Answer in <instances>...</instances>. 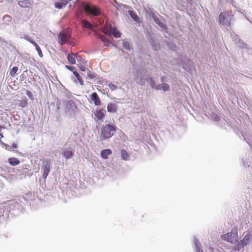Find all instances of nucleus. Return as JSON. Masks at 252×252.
Here are the masks:
<instances>
[{
	"label": "nucleus",
	"instance_id": "nucleus-1",
	"mask_svg": "<svg viewBox=\"0 0 252 252\" xmlns=\"http://www.w3.org/2000/svg\"><path fill=\"white\" fill-rule=\"evenodd\" d=\"M116 126L111 124H106L103 126L100 130L99 137L101 140H105L112 137L117 131Z\"/></svg>",
	"mask_w": 252,
	"mask_h": 252
},
{
	"label": "nucleus",
	"instance_id": "nucleus-2",
	"mask_svg": "<svg viewBox=\"0 0 252 252\" xmlns=\"http://www.w3.org/2000/svg\"><path fill=\"white\" fill-rule=\"evenodd\" d=\"M221 238L223 240L231 244L237 243L239 240L238 229L237 227H234L230 232L221 235Z\"/></svg>",
	"mask_w": 252,
	"mask_h": 252
},
{
	"label": "nucleus",
	"instance_id": "nucleus-3",
	"mask_svg": "<svg viewBox=\"0 0 252 252\" xmlns=\"http://www.w3.org/2000/svg\"><path fill=\"white\" fill-rule=\"evenodd\" d=\"M71 37V32L70 29H66L61 32L58 35V42L61 45L68 43Z\"/></svg>",
	"mask_w": 252,
	"mask_h": 252
},
{
	"label": "nucleus",
	"instance_id": "nucleus-4",
	"mask_svg": "<svg viewBox=\"0 0 252 252\" xmlns=\"http://www.w3.org/2000/svg\"><path fill=\"white\" fill-rule=\"evenodd\" d=\"M252 238V234L251 232H248L244 236L243 239L236 244L234 248L235 251H239L244 247L249 245Z\"/></svg>",
	"mask_w": 252,
	"mask_h": 252
},
{
	"label": "nucleus",
	"instance_id": "nucleus-5",
	"mask_svg": "<svg viewBox=\"0 0 252 252\" xmlns=\"http://www.w3.org/2000/svg\"><path fill=\"white\" fill-rule=\"evenodd\" d=\"M84 11L87 14H91L95 16L100 14V9L95 5L86 4L84 7Z\"/></svg>",
	"mask_w": 252,
	"mask_h": 252
},
{
	"label": "nucleus",
	"instance_id": "nucleus-6",
	"mask_svg": "<svg viewBox=\"0 0 252 252\" xmlns=\"http://www.w3.org/2000/svg\"><path fill=\"white\" fill-rule=\"evenodd\" d=\"M149 82L151 83V87L153 88H155L157 90L162 89L164 92L169 90V86L167 84L164 83L163 84H159L156 86L155 82L152 78H150Z\"/></svg>",
	"mask_w": 252,
	"mask_h": 252
},
{
	"label": "nucleus",
	"instance_id": "nucleus-7",
	"mask_svg": "<svg viewBox=\"0 0 252 252\" xmlns=\"http://www.w3.org/2000/svg\"><path fill=\"white\" fill-rule=\"evenodd\" d=\"M229 15L226 12H221L219 15V22L221 25H227V26L230 27V22H228L227 23V18Z\"/></svg>",
	"mask_w": 252,
	"mask_h": 252
},
{
	"label": "nucleus",
	"instance_id": "nucleus-8",
	"mask_svg": "<svg viewBox=\"0 0 252 252\" xmlns=\"http://www.w3.org/2000/svg\"><path fill=\"white\" fill-rule=\"evenodd\" d=\"M94 114L97 121H102L105 117L106 111L103 109H96Z\"/></svg>",
	"mask_w": 252,
	"mask_h": 252
},
{
	"label": "nucleus",
	"instance_id": "nucleus-9",
	"mask_svg": "<svg viewBox=\"0 0 252 252\" xmlns=\"http://www.w3.org/2000/svg\"><path fill=\"white\" fill-rule=\"evenodd\" d=\"M71 0H60L54 3V6L56 8L61 9L64 8Z\"/></svg>",
	"mask_w": 252,
	"mask_h": 252
},
{
	"label": "nucleus",
	"instance_id": "nucleus-10",
	"mask_svg": "<svg viewBox=\"0 0 252 252\" xmlns=\"http://www.w3.org/2000/svg\"><path fill=\"white\" fill-rule=\"evenodd\" d=\"M90 102H94V104L96 106L100 105L101 104V100L99 97L96 93H93L90 95Z\"/></svg>",
	"mask_w": 252,
	"mask_h": 252
},
{
	"label": "nucleus",
	"instance_id": "nucleus-11",
	"mask_svg": "<svg viewBox=\"0 0 252 252\" xmlns=\"http://www.w3.org/2000/svg\"><path fill=\"white\" fill-rule=\"evenodd\" d=\"M18 5L23 8H30L33 4L32 0H20L18 1Z\"/></svg>",
	"mask_w": 252,
	"mask_h": 252
},
{
	"label": "nucleus",
	"instance_id": "nucleus-12",
	"mask_svg": "<svg viewBox=\"0 0 252 252\" xmlns=\"http://www.w3.org/2000/svg\"><path fill=\"white\" fill-rule=\"evenodd\" d=\"M50 164L49 161H46L43 168V173L42 175L43 178L46 179L50 170Z\"/></svg>",
	"mask_w": 252,
	"mask_h": 252
},
{
	"label": "nucleus",
	"instance_id": "nucleus-13",
	"mask_svg": "<svg viewBox=\"0 0 252 252\" xmlns=\"http://www.w3.org/2000/svg\"><path fill=\"white\" fill-rule=\"evenodd\" d=\"M62 154L66 159L71 158L74 155V152L73 150L70 149H64Z\"/></svg>",
	"mask_w": 252,
	"mask_h": 252
},
{
	"label": "nucleus",
	"instance_id": "nucleus-14",
	"mask_svg": "<svg viewBox=\"0 0 252 252\" xmlns=\"http://www.w3.org/2000/svg\"><path fill=\"white\" fill-rule=\"evenodd\" d=\"M111 25L108 23H106L102 29V31L105 34L110 35L112 31Z\"/></svg>",
	"mask_w": 252,
	"mask_h": 252
},
{
	"label": "nucleus",
	"instance_id": "nucleus-15",
	"mask_svg": "<svg viewBox=\"0 0 252 252\" xmlns=\"http://www.w3.org/2000/svg\"><path fill=\"white\" fill-rule=\"evenodd\" d=\"M111 154L112 151L109 149H106L101 151L100 156L103 159H106L108 158V156Z\"/></svg>",
	"mask_w": 252,
	"mask_h": 252
},
{
	"label": "nucleus",
	"instance_id": "nucleus-16",
	"mask_svg": "<svg viewBox=\"0 0 252 252\" xmlns=\"http://www.w3.org/2000/svg\"><path fill=\"white\" fill-rule=\"evenodd\" d=\"M76 54H68L67 55V60L69 63L74 64L76 63Z\"/></svg>",
	"mask_w": 252,
	"mask_h": 252
},
{
	"label": "nucleus",
	"instance_id": "nucleus-17",
	"mask_svg": "<svg viewBox=\"0 0 252 252\" xmlns=\"http://www.w3.org/2000/svg\"><path fill=\"white\" fill-rule=\"evenodd\" d=\"M107 111L110 113H115L117 112V106L115 103H109L107 105Z\"/></svg>",
	"mask_w": 252,
	"mask_h": 252
},
{
	"label": "nucleus",
	"instance_id": "nucleus-18",
	"mask_svg": "<svg viewBox=\"0 0 252 252\" xmlns=\"http://www.w3.org/2000/svg\"><path fill=\"white\" fill-rule=\"evenodd\" d=\"M8 162L11 166H15L20 163V160L16 158H10L8 159Z\"/></svg>",
	"mask_w": 252,
	"mask_h": 252
},
{
	"label": "nucleus",
	"instance_id": "nucleus-19",
	"mask_svg": "<svg viewBox=\"0 0 252 252\" xmlns=\"http://www.w3.org/2000/svg\"><path fill=\"white\" fill-rule=\"evenodd\" d=\"M82 26L84 28H87L89 30H93L94 26L88 21L86 20H83L81 21Z\"/></svg>",
	"mask_w": 252,
	"mask_h": 252
},
{
	"label": "nucleus",
	"instance_id": "nucleus-20",
	"mask_svg": "<svg viewBox=\"0 0 252 252\" xmlns=\"http://www.w3.org/2000/svg\"><path fill=\"white\" fill-rule=\"evenodd\" d=\"M121 156L122 158L124 160H127L129 158V155L125 149H122L121 151Z\"/></svg>",
	"mask_w": 252,
	"mask_h": 252
},
{
	"label": "nucleus",
	"instance_id": "nucleus-21",
	"mask_svg": "<svg viewBox=\"0 0 252 252\" xmlns=\"http://www.w3.org/2000/svg\"><path fill=\"white\" fill-rule=\"evenodd\" d=\"M129 14H130L131 17L136 22L139 23L140 22V18L137 15V14L133 12V11L129 10L128 11Z\"/></svg>",
	"mask_w": 252,
	"mask_h": 252
},
{
	"label": "nucleus",
	"instance_id": "nucleus-22",
	"mask_svg": "<svg viewBox=\"0 0 252 252\" xmlns=\"http://www.w3.org/2000/svg\"><path fill=\"white\" fill-rule=\"evenodd\" d=\"M111 34L115 37H120L121 36V33L117 30L116 28L113 27L112 29Z\"/></svg>",
	"mask_w": 252,
	"mask_h": 252
},
{
	"label": "nucleus",
	"instance_id": "nucleus-23",
	"mask_svg": "<svg viewBox=\"0 0 252 252\" xmlns=\"http://www.w3.org/2000/svg\"><path fill=\"white\" fill-rule=\"evenodd\" d=\"M32 45H33L35 47V49H36V51H37L39 57H42L43 55L42 51H41L40 47L38 45V44L35 42H33Z\"/></svg>",
	"mask_w": 252,
	"mask_h": 252
},
{
	"label": "nucleus",
	"instance_id": "nucleus-24",
	"mask_svg": "<svg viewBox=\"0 0 252 252\" xmlns=\"http://www.w3.org/2000/svg\"><path fill=\"white\" fill-rule=\"evenodd\" d=\"M73 74L76 77V78H77L78 81L79 82L81 86L84 85V81L82 79V78H81L80 75L79 74V73L77 71H73Z\"/></svg>",
	"mask_w": 252,
	"mask_h": 252
},
{
	"label": "nucleus",
	"instance_id": "nucleus-25",
	"mask_svg": "<svg viewBox=\"0 0 252 252\" xmlns=\"http://www.w3.org/2000/svg\"><path fill=\"white\" fill-rule=\"evenodd\" d=\"M18 70V67L17 66H14L10 70L9 74L11 77H14L16 74Z\"/></svg>",
	"mask_w": 252,
	"mask_h": 252
},
{
	"label": "nucleus",
	"instance_id": "nucleus-26",
	"mask_svg": "<svg viewBox=\"0 0 252 252\" xmlns=\"http://www.w3.org/2000/svg\"><path fill=\"white\" fill-rule=\"evenodd\" d=\"M98 38L103 42L105 44H108L109 43V40L103 35H99Z\"/></svg>",
	"mask_w": 252,
	"mask_h": 252
},
{
	"label": "nucleus",
	"instance_id": "nucleus-27",
	"mask_svg": "<svg viewBox=\"0 0 252 252\" xmlns=\"http://www.w3.org/2000/svg\"><path fill=\"white\" fill-rule=\"evenodd\" d=\"M196 248L197 250V252H203V250H201V248L200 247V244H195Z\"/></svg>",
	"mask_w": 252,
	"mask_h": 252
},
{
	"label": "nucleus",
	"instance_id": "nucleus-28",
	"mask_svg": "<svg viewBox=\"0 0 252 252\" xmlns=\"http://www.w3.org/2000/svg\"><path fill=\"white\" fill-rule=\"evenodd\" d=\"M24 38L29 41L30 43H31L32 44V42H35L34 41H33L30 36H26L24 37Z\"/></svg>",
	"mask_w": 252,
	"mask_h": 252
},
{
	"label": "nucleus",
	"instance_id": "nucleus-29",
	"mask_svg": "<svg viewBox=\"0 0 252 252\" xmlns=\"http://www.w3.org/2000/svg\"><path fill=\"white\" fill-rule=\"evenodd\" d=\"M65 67L68 70L72 71L73 72L74 71L73 70L75 69V68L74 66L69 65H65Z\"/></svg>",
	"mask_w": 252,
	"mask_h": 252
},
{
	"label": "nucleus",
	"instance_id": "nucleus-30",
	"mask_svg": "<svg viewBox=\"0 0 252 252\" xmlns=\"http://www.w3.org/2000/svg\"><path fill=\"white\" fill-rule=\"evenodd\" d=\"M109 87L112 90H114L117 89V86L113 84H110Z\"/></svg>",
	"mask_w": 252,
	"mask_h": 252
},
{
	"label": "nucleus",
	"instance_id": "nucleus-31",
	"mask_svg": "<svg viewBox=\"0 0 252 252\" xmlns=\"http://www.w3.org/2000/svg\"><path fill=\"white\" fill-rule=\"evenodd\" d=\"M22 170L25 173L29 172V169H28V168H27V167L26 165H25L23 166Z\"/></svg>",
	"mask_w": 252,
	"mask_h": 252
},
{
	"label": "nucleus",
	"instance_id": "nucleus-32",
	"mask_svg": "<svg viewBox=\"0 0 252 252\" xmlns=\"http://www.w3.org/2000/svg\"><path fill=\"white\" fill-rule=\"evenodd\" d=\"M21 103L22 104H21V106L23 107L26 106L27 105V102L26 101H22Z\"/></svg>",
	"mask_w": 252,
	"mask_h": 252
},
{
	"label": "nucleus",
	"instance_id": "nucleus-33",
	"mask_svg": "<svg viewBox=\"0 0 252 252\" xmlns=\"http://www.w3.org/2000/svg\"><path fill=\"white\" fill-rule=\"evenodd\" d=\"M68 104H69V105H70V106H74L75 108H77V107H76V106L75 105V104L73 102H72V101H71V102H68Z\"/></svg>",
	"mask_w": 252,
	"mask_h": 252
},
{
	"label": "nucleus",
	"instance_id": "nucleus-34",
	"mask_svg": "<svg viewBox=\"0 0 252 252\" xmlns=\"http://www.w3.org/2000/svg\"><path fill=\"white\" fill-rule=\"evenodd\" d=\"M12 147H13V148L14 149H16L18 147V146L17 145V144L15 143H13L12 144Z\"/></svg>",
	"mask_w": 252,
	"mask_h": 252
},
{
	"label": "nucleus",
	"instance_id": "nucleus-35",
	"mask_svg": "<svg viewBox=\"0 0 252 252\" xmlns=\"http://www.w3.org/2000/svg\"><path fill=\"white\" fill-rule=\"evenodd\" d=\"M26 94L30 97H31V96L32 95V93L30 91H27L26 92Z\"/></svg>",
	"mask_w": 252,
	"mask_h": 252
},
{
	"label": "nucleus",
	"instance_id": "nucleus-36",
	"mask_svg": "<svg viewBox=\"0 0 252 252\" xmlns=\"http://www.w3.org/2000/svg\"><path fill=\"white\" fill-rule=\"evenodd\" d=\"M80 69L81 70L84 71L85 70V68L84 66H80Z\"/></svg>",
	"mask_w": 252,
	"mask_h": 252
},
{
	"label": "nucleus",
	"instance_id": "nucleus-37",
	"mask_svg": "<svg viewBox=\"0 0 252 252\" xmlns=\"http://www.w3.org/2000/svg\"><path fill=\"white\" fill-rule=\"evenodd\" d=\"M124 47L126 48V49H128V48H127V45H126V43L124 45Z\"/></svg>",
	"mask_w": 252,
	"mask_h": 252
},
{
	"label": "nucleus",
	"instance_id": "nucleus-38",
	"mask_svg": "<svg viewBox=\"0 0 252 252\" xmlns=\"http://www.w3.org/2000/svg\"><path fill=\"white\" fill-rule=\"evenodd\" d=\"M124 47L126 48V49H128V48H127V45H126V43L124 45Z\"/></svg>",
	"mask_w": 252,
	"mask_h": 252
},
{
	"label": "nucleus",
	"instance_id": "nucleus-39",
	"mask_svg": "<svg viewBox=\"0 0 252 252\" xmlns=\"http://www.w3.org/2000/svg\"><path fill=\"white\" fill-rule=\"evenodd\" d=\"M163 78H162V80H161V82H163Z\"/></svg>",
	"mask_w": 252,
	"mask_h": 252
}]
</instances>
